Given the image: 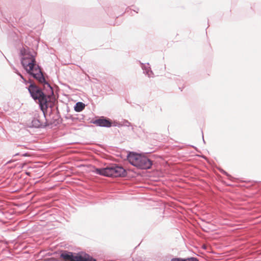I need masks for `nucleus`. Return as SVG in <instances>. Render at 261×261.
<instances>
[{"instance_id":"nucleus-1","label":"nucleus","mask_w":261,"mask_h":261,"mask_svg":"<svg viewBox=\"0 0 261 261\" xmlns=\"http://www.w3.org/2000/svg\"><path fill=\"white\" fill-rule=\"evenodd\" d=\"M44 81L35 79L37 83H30L26 88L30 95V97L36 102H38L40 110L45 109L47 106L48 96L54 94L53 87L47 80L48 76L45 72L43 73Z\"/></svg>"},{"instance_id":"nucleus-2","label":"nucleus","mask_w":261,"mask_h":261,"mask_svg":"<svg viewBox=\"0 0 261 261\" xmlns=\"http://www.w3.org/2000/svg\"><path fill=\"white\" fill-rule=\"evenodd\" d=\"M20 54L21 56V64L26 72L34 79L44 82L43 73L44 72L41 67L36 63V53H35V55H33L30 48L23 47L20 50Z\"/></svg>"},{"instance_id":"nucleus-3","label":"nucleus","mask_w":261,"mask_h":261,"mask_svg":"<svg viewBox=\"0 0 261 261\" xmlns=\"http://www.w3.org/2000/svg\"><path fill=\"white\" fill-rule=\"evenodd\" d=\"M95 173L106 177H125L127 176V170L117 164H110L104 168H96Z\"/></svg>"},{"instance_id":"nucleus-4","label":"nucleus","mask_w":261,"mask_h":261,"mask_svg":"<svg viewBox=\"0 0 261 261\" xmlns=\"http://www.w3.org/2000/svg\"><path fill=\"white\" fill-rule=\"evenodd\" d=\"M127 160L132 165L142 170L150 169L153 165V161L147 156L133 151L127 154Z\"/></svg>"},{"instance_id":"nucleus-5","label":"nucleus","mask_w":261,"mask_h":261,"mask_svg":"<svg viewBox=\"0 0 261 261\" xmlns=\"http://www.w3.org/2000/svg\"><path fill=\"white\" fill-rule=\"evenodd\" d=\"M59 256L61 261H96L95 258L84 251L73 252L67 250H61Z\"/></svg>"},{"instance_id":"nucleus-6","label":"nucleus","mask_w":261,"mask_h":261,"mask_svg":"<svg viewBox=\"0 0 261 261\" xmlns=\"http://www.w3.org/2000/svg\"><path fill=\"white\" fill-rule=\"evenodd\" d=\"M48 124L43 122L41 120V116L38 113H35L32 118L31 124L29 127L35 128H44L48 127Z\"/></svg>"},{"instance_id":"nucleus-7","label":"nucleus","mask_w":261,"mask_h":261,"mask_svg":"<svg viewBox=\"0 0 261 261\" xmlns=\"http://www.w3.org/2000/svg\"><path fill=\"white\" fill-rule=\"evenodd\" d=\"M91 123L100 127H110L113 125L112 121L110 118L104 116L92 120Z\"/></svg>"},{"instance_id":"nucleus-8","label":"nucleus","mask_w":261,"mask_h":261,"mask_svg":"<svg viewBox=\"0 0 261 261\" xmlns=\"http://www.w3.org/2000/svg\"><path fill=\"white\" fill-rule=\"evenodd\" d=\"M57 115L55 116H53L50 121L48 122L47 120V119H45L46 120V123H47L48 125V127H50V128H52L54 126H57L58 125L61 124L62 123V119L61 117V116L60 115V112L58 109V108L57 107Z\"/></svg>"},{"instance_id":"nucleus-9","label":"nucleus","mask_w":261,"mask_h":261,"mask_svg":"<svg viewBox=\"0 0 261 261\" xmlns=\"http://www.w3.org/2000/svg\"><path fill=\"white\" fill-rule=\"evenodd\" d=\"M53 95H51V94H50L48 96L47 102L46 103V106H47V107L45 109H43L42 110H41L43 113V117L44 119H46V115L47 114V109L48 108H53L55 105V102H56L55 98V97L51 98V96H53Z\"/></svg>"},{"instance_id":"nucleus-10","label":"nucleus","mask_w":261,"mask_h":261,"mask_svg":"<svg viewBox=\"0 0 261 261\" xmlns=\"http://www.w3.org/2000/svg\"><path fill=\"white\" fill-rule=\"evenodd\" d=\"M139 63L141 65L142 70H143V73L147 75L149 77L152 76L153 75V72L151 70L149 63H147L146 65L145 64L141 62V61H139Z\"/></svg>"},{"instance_id":"nucleus-11","label":"nucleus","mask_w":261,"mask_h":261,"mask_svg":"<svg viewBox=\"0 0 261 261\" xmlns=\"http://www.w3.org/2000/svg\"><path fill=\"white\" fill-rule=\"evenodd\" d=\"M85 108V105L82 102H77L74 106V110L75 112H80L82 111Z\"/></svg>"},{"instance_id":"nucleus-12","label":"nucleus","mask_w":261,"mask_h":261,"mask_svg":"<svg viewBox=\"0 0 261 261\" xmlns=\"http://www.w3.org/2000/svg\"><path fill=\"white\" fill-rule=\"evenodd\" d=\"M67 119H71L72 121H75L77 120H81L82 119H83V117L82 118H79V117H75V116H74L73 115H70L68 116H66L65 117Z\"/></svg>"},{"instance_id":"nucleus-13","label":"nucleus","mask_w":261,"mask_h":261,"mask_svg":"<svg viewBox=\"0 0 261 261\" xmlns=\"http://www.w3.org/2000/svg\"><path fill=\"white\" fill-rule=\"evenodd\" d=\"M21 79L23 80V83L25 85H27L28 84L30 85V83H35L34 81H33L31 79H29V80H27L23 75H21Z\"/></svg>"},{"instance_id":"nucleus-14","label":"nucleus","mask_w":261,"mask_h":261,"mask_svg":"<svg viewBox=\"0 0 261 261\" xmlns=\"http://www.w3.org/2000/svg\"><path fill=\"white\" fill-rule=\"evenodd\" d=\"M61 252V250L53 252V257H56V258H59L60 259H61L60 256H59V254H60Z\"/></svg>"},{"instance_id":"nucleus-15","label":"nucleus","mask_w":261,"mask_h":261,"mask_svg":"<svg viewBox=\"0 0 261 261\" xmlns=\"http://www.w3.org/2000/svg\"><path fill=\"white\" fill-rule=\"evenodd\" d=\"M42 261H61V260L59 258H56L52 256L49 258H44Z\"/></svg>"},{"instance_id":"nucleus-16","label":"nucleus","mask_w":261,"mask_h":261,"mask_svg":"<svg viewBox=\"0 0 261 261\" xmlns=\"http://www.w3.org/2000/svg\"><path fill=\"white\" fill-rule=\"evenodd\" d=\"M220 171L222 174L227 176L229 179H230L231 178H232V176L229 174H228L226 171L224 170L223 169H220Z\"/></svg>"},{"instance_id":"nucleus-17","label":"nucleus","mask_w":261,"mask_h":261,"mask_svg":"<svg viewBox=\"0 0 261 261\" xmlns=\"http://www.w3.org/2000/svg\"><path fill=\"white\" fill-rule=\"evenodd\" d=\"M185 261H199L198 259L195 257L185 258Z\"/></svg>"},{"instance_id":"nucleus-18","label":"nucleus","mask_w":261,"mask_h":261,"mask_svg":"<svg viewBox=\"0 0 261 261\" xmlns=\"http://www.w3.org/2000/svg\"><path fill=\"white\" fill-rule=\"evenodd\" d=\"M185 258L174 257L171 259V261H185Z\"/></svg>"},{"instance_id":"nucleus-19","label":"nucleus","mask_w":261,"mask_h":261,"mask_svg":"<svg viewBox=\"0 0 261 261\" xmlns=\"http://www.w3.org/2000/svg\"><path fill=\"white\" fill-rule=\"evenodd\" d=\"M122 126H129L130 125V123L127 120H124L122 124Z\"/></svg>"},{"instance_id":"nucleus-20","label":"nucleus","mask_w":261,"mask_h":261,"mask_svg":"<svg viewBox=\"0 0 261 261\" xmlns=\"http://www.w3.org/2000/svg\"><path fill=\"white\" fill-rule=\"evenodd\" d=\"M112 126H118V127H120L122 126V125L121 123H120L119 122H117L114 121V122H113V125Z\"/></svg>"},{"instance_id":"nucleus-21","label":"nucleus","mask_w":261,"mask_h":261,"mask_svg":"<svg viewBox=\"0 0 261 261\" xmlns=\"http://www.w3.org/2000/svg\"><path fill=\"white\" fill-rule=\"evenodd\" d=\"M17 155H21L22 156H29V154L28 153H24L23 154H20V153H17L14 156H17Z\"/></svg>"},{"instance_id":"nucleus-22","label":"nucleus","mask_w":261,"mask_h":261,"mask_svg":"<svg viewBox=\"0 0 261 261\" xmlns=\"http://www.w3.org/2000/svg\"><path fill=\"white\" fill-rule=\"evenodd\" d=\"M13 70L14 72L21 77V75H22L18 71V70L16 69L15 67H13Z\"/></svg>"},{"instance_id":"nucleus-23","label":"nucleus","mask_w":261,"mask_h":261,"mask_svg":"<svg viewBox=\"0 0 261 261\" xmlns=\"http://www.w3.org/2000/svg\"><path fill=\"white\" fill-rule=\"evenodd\" d=\"M45 255L46 256H53V252H48V253H46Z\"/></svg>"},{"instance_id":"nucleus-24","label":"nucleus","mask_w":261,"mask_h":261,"mask_svg":"<svg viewBox=\"0 0 261 261\" xmlns=\"http://www.w3.org/2000/svg\"><path fill=\"white\" fill-rule=\"evenodd\" d=\"M202 140H203V142H204V143H205V142L204 139L203 134L202 132Z\"/></svg>"},{"instance_id":"nucleus-25","label":"nucleus","mask_w":261,"mask_h":261,"mask_svg":"<svg viewBox=\"0 0 261 261\" xmlns=\"http://www.w3.org/2000/svg\"><path fill=\"white\" fill-rule=\"evenodd\" d=\"M202 140H203V142H204V143H205V142L204 139L203 134L202 132Z\"/></svg>"},{"instance_id":"nucleus-26","label":"nucleus","mask_w":261,"mask_h":261,"mask_svg":"<svg viewBox=\"0 0 261 261\" xmlns=\"http://www.w3.org/2000/svg\"><path fill=\"white\" fill-rule=\"evenodd\" d=\"M191 146H192L193 148H194V149H195L196 150H197V148H196L195 146H193V145H192Z\"/></svg>"},{"instance_id":"nucleus-27","label":"nucleus","mask_w":261,"mask_h":261,"mask_svg":"<svg viewBox=\"0 0 261 261\" xmlns=\"http://www.w3.org/2000/svg\"><path fill=\"white\" fill-rule=\"evenodd\" d=\"M134 12H136V13H138V11L134 10Z\"/></svg>"}]
</instances>
